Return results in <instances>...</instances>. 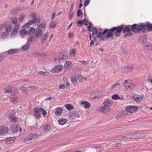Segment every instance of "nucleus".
<instances>
[{"mask_svg": "<svg viewBox=\"0 0 152 152\" xmlns=\"http://www.w3.org/2000/svg\"><path fill=\"white\" fill-rule=\"evenodd\" d=\"M123 25L114 27L111 29H106L104 30V33L106 34L107 39L109 38H112L114 34L116 37H119L123 29Z\"/></svg>", "mask_w": 152, "mask_h": 152, "instance_id": "1", "label": "nucleus"}, {"mask_svg": "<svg viewBox=\"0 0 152 152\" xmlns=\"http://www.w3.org/2000/svg\"><path fill=\"white\" fill-rule=\"evenodd\" d=\"M27 30L25 29H22L20 32V34L22 37L25 36L27 34L29 35L33 34L35 31V29L33 28H26Z\"/></svg>", "mask_w": 152, "mask_h": 152, "instance_id": "2", "label": "nucleus"}, {"mask_svg": "<svg viewBox=\"0 0 152 152\" xmlns=\"http://www.w3.org/2000/svg\"><path fill=\"white\" fill-rule=\"evenodd\" d=\"M36 15L34 14H32L31 15V17L34 19L31 20H29L27 23H25L23 26V27H26L29 26L30 25L36 23H39L40 22V19L39 18H36Z\"/></svg>", "mask_w": 152, "mask_h": 152, "instance_id": "3", "label": "nucleus"}, {"mask_svg": "<svg viewBox=\"0 0 152 152\" xmlns=\"http://www.w3.org/2000/svg\"><path fill=\"white\" fill-rule=\"evenodd\" d=\"M38 137V135L36 134L29 135L24 140V142L26 143H31V141L36 140Z\"/></svg>", "mask_w": 152, "mask_h": 152, "instance_id": "4", "label": "nucleus"}, {"mask_svg": "<svg viewBox=\"0 0 152 152\" xmlns=\"http://www.w3.org/2000/svg\"><path fill=\"white\" fill-rule=\"evenodd\" d=\"M97 38H100L101 40L103 41L105 40L104 38L107 37H106V34L104 33V30L103 32L100 31L97 34V36L95 37L94 38V41L96 40V39Z\"/></svg>", "mask_w": 152, "mask_h": 152, "instance_id": "5", "label": "nucleus"}, {"mask_svg": "<svg viewBox=\"0 0 152 152\" xmlns=\"http://www.w3.org/2000/svg\"><path fill=\"white\" fill-rule=\"evenodd\" d=\"M145 23H141L139 24H137V34L140 33L142 31L144 33L145 31Z\"/></svg>", "mask_w": 152, "mask_h": 152, "instance_id": "6", "label": "nucleus"}, {"mask_svg": "<svg viewBox=\"0 0 152 152\" xmlns=\"http://www.w3.org/2000/svg\"><path fill=\"white\" fill-rule=\"evenodd\" d=\"M42 108H35L34 110V115L35 117L37 118H39L41 117L40 110H42Z\"/></svg>", "mask_w": 152, "mask_h": 152, "instance_id": "7", "label": "nucleus"}, {"mask_svg": "<svg viewBox=\"0 0 152 152\" xmlns=\"http://www.w3.org/2000/svg\"><path fill=\"white\" fill-rule=\"evenodd\" d=\"M138 110V107L134 106H129L126 108V110L131 113L135 112Z\"/></svg>", "mask_w": 152, "mask_h": 152, "instance_id": "8", "label": "nucleus"}, {"mask_svg": "<svg viewBox=\"0 0 152 152\" xmlns=\"http://www.w3.org/2000/svg\"><path fill=\"white\" fill-rule=\"evenodd\" d=\"M63 67L62 66H56L53 68L51 69V72L53 73L58 72L61 71L62 70Z\"/></svg>", "mask_w": 152, "mask_h": 152, "instance_id": "9", "label": "nucleus"}, {"mask_svg": "<svg viewBox=\"0 0 152 152\" xmlns=\"http://www.w3.org/2000/svg\"><path fill=\"white\" fill-rule=\"evenodd\" d=\"M133 98L134 100L137 102H140L142 100L143 97L137 94H135L133 96Z\"/></svg>", "mask_w": 152, "mask_h": 152, "instance_id": "10", "label": "nucleus"}, {"mask_svg": "<svg viewBox=\"0 0 152 152\" xmlns=\"http://www.w3.org/2000/svg\"><path fill=\"white\" fill-rule=\"evenodd\" d=\"M100 109L101 111L104 114H108L110 112V107L104 106H102Z\"/></svg>", "mask_w": 152, "mask_h": 152, "instance_id": "11", "label": "nucleus"}, {"mask_svg": "<svg viewBox=\"0 0 152 152\" xmlns=\"http://www.w3.org/2000/svg\"><path fill=\"white\" fill-rule=\"evenodd\" d=\"M7 127L4 126H0V134L4 135L7 133L8 131Z\"/></svg>", "mask_w": 152, "mask_h": 152, "instance_id": "12", "label": "nucleus"}, {"mask_svg": "<svg viewBox=\"0 0 152 152\" xmlns=\"http://www.w3.org/2000/svg\"><path fill=\"white\" fill-rule=\"evenodd\" d=\"M104 106L107 107H110L112 104H113V101L110 99H105L103 103Z\"/></svg>", "mask_w": 152, "mask_h": 152, "instance_id": "13", "label": "nucleus"}, {"mask_svg": "<svg viewBox=\"0 0 152 152\" xmlns=\"http://www.w3.org/2000/svg\"><path fill=\"white\" fill-rule=\"evenodd\" d=\"M14 114V113L12 112L10 113L9 115V120L12 123L15 122L17 121V119L15 116Z\"/></svg>", "mask_w": 152, "mask_h": 152, "instance_id": "14", "label": "nucleus"}, {"mask_svg": "<svg viewBox=\"0 0 152 152\" xmlns=\"http://www.w3.org/2000/svg\"><path fill=\"white\" fill-rule=\"evenodd\" d=\"M42 33V30L39 28H37L35 30L34 33H35V36L36 38L40 37H41Z\"/></svg>", "mask_w": 152, "mask_h": 152, "instance_id": "15", "label": "nucleus"}, {"mask_svg": "<svg viewBox=\"0 0 152 152\" xmlns=\"http://www.w3.org/2000/svg\"><path fill=\"white\" fill-rule=\"evenodd\" d=\"M11 129L12 131L13 132H18V130L19 132H21L22 131V129L21 128H19V125L18 124L16 125L15 126H14L11 127Z\"/></svg>", "mask_w": 152, "mask_h": 152, "instance_id": "16", "label": "nucleus"}, {"mask_svg": "<svg viewBox=\"0 0 152 152\" xmlns=\"http://www.w3.org/2000/svg\"><path fill=\"white\" fill-rule=\"evenodd\" d=\"M145 28L146 29L149 31H152V24L148 22H146L145 23Z\"/></svg>", "mask_w": 152, "mask_h": 152, "instance_id": "17", "label": "nucleus"}, {"mask_svg": "<svg viewBox=\"0 0 152 152\" xmlns=\"http://www.w3.org/2000/svg\"><path fill=\"white\" fill-rule=\"evenodd\" d=\"M123 25V32L124 33H126L127 32H129L131 30L130 28V25H128L126 26L124 25Z\"/></svg>", "mask_w": 152, "mask_h": 152, "instance_id": "18", "label": "nucleus"}, {"mask_svg": "<svg viewBox=\"0 0 152 152\" xmlns=\"http://www.w3.org/2000/svg\"><path fill=\"white\" fill-rule=\"evenodd\" d=\"M137 24H134L132 25H130L131 30L135 34H137Z\"/></svg>", "mask_w": 152, "mask_h": 152, "instance_id": "19", "label": "nucleus"}, {"mask_svg": "<svg viewBox=\"0 0 152 152\" xmlns=\"http://www.w3.org/2000/svg\"><path fill=\"white\" fill-rule=\"evenodd\" d=\"M133 66L132 65H130L124 67L123 69V71L125 72L128 73L132 70Z\"/></svg>", "mask_w": 152, "mask_h": 152, "instance_id": "20", "label": "nucleus"}, {"mask_svg": "<svg viewBox=\"0 0 152 152\" xmlns=\"http://www.w3.org/2000/svg\"><path fill=\"white\" fill-rule=\"evenodd\" d=\"M55 114L57 116H59L62 113L63 111V109L62 107H58L57 108L56 110Z\"/></svg>", "mask_w": 152, "mask_h": 152, "instance_id": "21", "label": "nucleus"}, {"mask_svg": "<svg viewBox=\"0 0 152 152\" xmlns=\"http://www.w3.org/2000/svg\"><path fill=\"white\" fill-rule=\"evenodd\" d=\"M147 37L145 36H143L140 37L139 40V42L140 43L144 45L146 42Z\"/></svg>", "mask_w": 152, "mask_h": 152, "instance_id": "22", "label": "nucleus"}, {"mask_svg": "<svg viewBox=\"0 0 152 152\" xmlns=\"http://www.w3.org/2000/svg\"><path fill=\"white\" fill-rule=\"evenodd\" d=\"M81 104L86 109L89 108L91 107L90 104L87 102H81Z\"/></svg>", "mask_w": 152, "mask_h": 152, "instance_id": "23", "label": "nucleus"}, {"mask_svg": "<svg viewBox=\"0 0 152 152\" xmlns=\"http://www.w3.org/2000/svg\"><path fill=\"white\" fill-rule=\"evenodd\" d=\"M12 91L11 93V95L12 96H14L17 95L18 93V89L15 87H12Z\"/></svg>", "mask_w": 152, "mask_h": 152, "instance_id": "24", "label": "nucleus"}, {"mask_svg": "<svg viewBox=\"0 0 152 152\" xmlns=\"http://www.w3.org/2000/svg\"><path fill=\"white\" fill-rule=\"evenodd\" d=\"M68 58V55L66 54H65L59 56L58 58V60L59 61L61 62L64 60Z\"/></svg>", "mask_w": 152, "mask_h": 152, "instance_id": "25", "label": "nucleus"}, {"mask_svg": "<svg viewBox=\"0 0 152 152\" xmlns=\"http://www.w3.org/2000/svg\"><path fill=\"white\" fill-rule=\"evenodd\" d=\"M19 27V26L16 24L15 26V27L14 28L12 31L11 34V36L15 35L17 34L18 29Z\"/></svg>", "mask_w": 152, "mask_h": 152, "instance_id": "26", "label": "nucleus"}, {"mask_svg": "<svg viewBox=\"0 0 152 152\" xmlns=\"http://www.w3.org/2000/svg\"><path fill=\"white\" fill-rule=\"evenodd\" d=\"M12 87H11L9 86H8L6 88H4V92L5 93H8L11 95L12 91Z\"/></svg>", "mask_w": 152, "mask_h": 152, "instance_id": "27", "label": "nucleus"}, {"mask_svg": "<svg viewBox=\"0 0 152 152\" xmlns=\"http://www.w3.org/2000/svg\"><path fill=\"white\" fill-rule=\"evenodd\" d=\"M15 137H9L7 138L5 140V143L7 144L13 142L15 141Z\"/></svg>", "mask_w": 152, "mask_h": 152, "instance_id": "28", "label": "nucleus"}, {"mask_svg": "<svg viewBox=\"0 0 152 152\" xmlns=\"http://www.w3.org/2000/svg\"><path fill=\"white\" fill-rule=\"evenodd\" d=\"M72 65V64L71 61H67L65 63L64 66L66 69H68L71 67Z\"/></svg>", "mask_w": 152, "mask_h": 152, "instance_id": "29", "label": "nucleus"}, {"mask_svg": "<svg viewBox=\"0 0 152 152\" xmlns=\"http://www.w3.org/2000/svg\"><path fill=\"white\" fill-rule=\"evenodd\" d=\"M30 45L26 42V44L21 47V49L24 51H27L29 48Z\"/></svg>", "mask_w": 152, "mask_h": 152, "instance_id": "30", "label": "nucleus"}, {"mask_svg": "<svg viewBox=\"0 0 152 152\" xmlns=\"http://www.w3.org/2000/svg\"><path fill=\"white\" fill-rule=\"evenodd\" d=\"M18 51V49H11L7 52L8 55H11L16 53Z\"/></svg>", "mask_w": 152, "mask_h": 152, "instance_id": "31", "label": "nucleus"}, {"mask_svg": "<svg viewBox=\"0 0 152 152\" xmlns=\"http://www.w3.org/2000/svg\"><path fill=\"white\" fill-rule=\"evenodd\" d=\"M134 87V85L133 83H128V84L125 86V88L126 89L129 88L132 89Z\"/></svg>", "mask_w": 152, "mask_h": 152, "instance_id": "32", "label": "nucleus"}, {"mask_svg": "<svg viewBox=\"0 0 152 152\" xmlns=\"http://www.w3.org/2000/svg\"><path fill=\"white\" fill-rule=\"evenodd\" d=\"M48 33H47L45 35L42 36V44H44L46 42V39L48 37Z\"/></svg>", "mask_w": 152, "mask_h": 152, "instance_id": "33", "label": "nucleus"}, {"mask_svg": "<svg viewBox=\"0 0 152 152\" xmlns=\"http://www.w3.org/2000/svg\"><path fill=\"white\" fill-rule=\"evenodd\" d=\"M67 120L64 118L59 119L58 120V123L61 125H63L67 122Z\"/></svg>", "mask_w": 152, "mask_h": 152, "instance_id": "34", "label": "nucleus"}, {"mask_svg": "<svg viewBox=\"0 0 152 152\" xmlns=\"http://www.w3.org/2000/svg\"><path fill=\"white\" fill-rule=\"evenodd\" d=\"M35 40V38L34 37H31L28 39L27 43L30 45V44L34 42Z\"/></svg>", "mask_w": 152, "mask_h": 152, "instance_id": "35", "label": "nucleus"}, {"mask_svg": "<svg viewBox=\"0 0 152 152\" xmlns=\"http://www.w3.org/2000/svg\"><path fill=\"white\" fill-rule=\"evenodd\" d=\"M38 74L42 76H49L50 74V73L47 71L44 72L43 71L39 72Z\"/></svg>", "mask_w": 152, "mask_h": 152, "instance_id": "36", "label": "nucleus"}, {"mask_svg": "<svg viewBox=\"0 0 152 152\" xmlns=\"http://www.w3.org/2000/svg\"><path fill=\"white\" fill-rule=\"evenodd\" d=\"M12 29V26L10 25H6L5 27V29L6 31V32L9 33L11 31Z\"/></svg>", "mask_w": 152, "mask_h": 152, "instance_id": "37", "label": "nucleus"}, {"mask_svg": "<svg viewBox=\"0 0 152 152\" xmlns=\"http://www.w3.org/2000/svg\"><path fill=\"white\" fill-rule=\"evenodd\" d=\"M56 23L55 21H53L50 23L49 27L51 28H55L56 26Z\"/></svg>", "mask_w": 152, "mask_h": 152, "instance_id": "38", "label": "nucleus"}, {"mask_svg": "<svg viewBox=\"0 0 152 152\" xmlns=\"http://www.w3.org/2000/svg\"><path fill=\"white\" fill-rule=\"evenodd\" d=\"M9 35V33L6 32H3L2 33L1 37L3 39H4L6 38Z\"/></svg>", "mask_w": 152, "mask_h": 152, "instance_id": "39", "label": "nucleus"}, {"mask_svg": "<svg viewBox=\"0 0 152 152\" xmlns=\"http://www.w3.org/2000/svg\"><path fill=\"white\" fill-rule=\"evenodd\" d=\"M92 36L94 37V35L97 34L98 30L96 27H92Z\"/></svg>", "mask_w": 152, "mask_h": 152, "instance_id": "40", "label": "nucleus"}, {"mask_svg": "<svg viewBox=\"0 0 152 152\" xmlns=\"http://www.w3.org/2000/svg\"><path fill=\"white\" fill-rule=\"evenodd\" d=\"M50 129V126L49 125H45L44 127V130L45 132H48Z\"/></svg>", "mask_w": 152, "mask_h": 152, "instance_id": "41", "label": "nucleus"}, {"mask_svg": "<svg viewBox=\"0 0 152 152\" xmlns=\"http://www.w3.org/2000/svg\"><path fill=\"white\" fill-rule=\"evenodd\" d=\"M33 55L35 57H39L42 55V54L39 52L38 51L34 53Z\"/></svg>", "mask_w": 152, "mask_h": 152, "instance_id": "42", "label": "nucleus"}, {"mask_svg": "<svg viewBox=\"0 0 152 152\" xmlns=\"http://www.w3.org/2000/svg\"><path fill=\"white\" fill-rule=\"evenodd\" d=\"M65 106L68 110H70L73 108V106L70 104H66L65 105Z\"/></svg>", "mask_w": 152, "mask_h": 152, "instance_id": "43", "label": "nucleus"}, {"mask_svg": "<svg viewBox=\"0 0 152 152\" xmlns=\"http://www.w3.org/2000/svg\"><path fill=\"white\" fill-rule=\"evenodd\" d=\"M19 89H20V91L23 92L25 93L28 91V89L26 87H24L22 86L20 87Z\"/></svg>", "mask_w": 152, "mask_h": 152, "instance_id": "44", "label": "nucleus"}, {"mask_svg": "<svg viewBox=\"0 0 152 152\" xmlns=\"http://www.w3.org/2000/svg\"><path fill=\"white\" fill-rule=\"evenodd\" d=\"M10 101L12 103L16 104L18 102V99L16 97H13L10 99Z\"/></svg>", "mask_w": 152, "mask_h": 152, "instance_id": "45", "label": "nucleus"}, {"mask_svg": "<svg viewBox=\"0 0 152 152\" xmlns=\"http://www.w3.org/2000/svg\"><path fill=\"white\" fill-rule=\"evenodd\" d=\"M112 98L114 100L120 99L121 98L117 94H114L112 96Z\"/></svg>", "mask_w": 152, "mask_h": 152, "instance_id": "46", "label": "nucleus"}, {"mask_svg": "<svg viewBox=\"0 0 152 152\" xmlns=\"http://www.w3.org/2000/svg\"><path fill=\"white\" fill-rule=\"evenodd\" d=\"M133 36V34L131 32H129L126 34L124 35V37L126 38L127 37H130Z\"/></svg>", "mask_w": 152, "mask_h": 152, "instance_id": "47", "label": "nucleus"}, {"mask_svg": "<svg viewBox=\"0 0 152 152\" xmlns=\"http://www.w3.org/2000/svg\"><path fill=\"white\" fill-rule=\"evenodd\" d=\"M146 49L148 50L151 49L152 48V45L151 44H149L147 45H145Z\"/></svg>", "mask_w": 152, "mask_h": 152, "instance_id": "48", "label": "nucleus"}, {"mask_svg": "<svg viewBox=\"0 0 152 152\" xmlns=\"http://www.w3.org/2000/svg\"><path fill=\"white\" fill-rule=\"evenodd\" d=\"M12 22L14 24H16L17 23V18L15 17L13 18H11Z\"/></svg>", "mask_w": 152, "mask_h": 152, "instance_id": "49", "label": "nucleus"}, {"mask_svg": "<svg viewBox=\"0 0 152 152\" xmlns=\"http://www.w3.org/2000/svg\"><path fill=\"white\" fill-rule=\"evenodd\" d=\"M83 24L86 26H87L88 25V21L86 18L82 20Z\"/></svg>", "mask_w": 152, "mask_h": 152, "instance_id": "50", "label": "nucleus"}, {"mask_svg": "<svg viewBox=\"0 0 152 152\" xmlns=\"http://www.w3.org/2000/svg\"><path fill=\"white\" fill-rule=\"evenodd\" d=\"M77 81V77L75 76H72L71 77V81L72 83H75Z\"/></svg>", "mask_w": 152, "mask_h": 152, "instance_id": "51", "label": "nucleus"}, {"mask_svg": "<svg viewBox=\"0 0 152 152\" xmlns=\"http://www.w3.org/2000/svg\"><path fill=\"white\" fill-rule=\"evenodd\" d=\"M74 15L73 13H71L70 12H69V20H72V17H73Z\"/></svg>", "mask_w": 152, "mask_h": 152, "instance_id": "52", "label": "nucleus"}, {"mask_svg": "<svg viewBox=\"0 0 152 152\" xmlns=\"http://www.w3.org/2000/svg\"><path fill=\"white\" fill-rule=\"evenodd\" d=\"M28 88H29L31 90H33L36 89H37V87L36 86H28Z\"/></svg>", "mask_w": 152, "mask_h": 152, "instance_id": "53", "label": "nucleus"}, {"mask_svg": "<svg viewBox=\"0 0 152 152\" xmlns=\"http://www.w3.org/2000/svg\"><path fill=\"white\" fill-rule=\"evenodd\" d=\"M83 14L82 12L80 10L77 11V17H80Z\"/></svg>", "mask_w": 152, "mask_h": 152, "instance_id": "54", "label": "nucleus"}, {"mask_svg": "<svg viewBox=\"0 0 152 152\" xmlns=\"http://www.w3.org/2000/svg\"><path fill=\"white\" fill-rule=\"evenodd\" d=\"M41 113H42V115L45 116L46 115L47 112L45 110H44L42 108V110H40Z\"/></svg>", "mask_w": 152, "mask_h": 152, "instance_id": "55", "label": "nucleus"}, {"mask_svg": "<svg viewBox=\"0 0 152 152\" xmlns=\"http://www.w3.org/2000/svg\"><path fill=\"white\" fill-rule=\"evenodd\" d=\"M77 24L79 26H81L83 24V21L79 20L77 22Z\"/></svg>", "mask_w": 152, "mask_h": 152, "instance_id": "56", "label": "nucleus"}, {"mask_svg": "<svg viewBox=\"0 0 152 152\" xmlns=\"http://www.w3.org/2000/svg\"><path fill=\"white\" fill-rule=\"evenodd\" d=\"M46 26V24L44 23H42L38 26V27L42 28H44Z\"/></svg>", "mask_w": 152, "mask_h": 152, "instance_id": "57", "label": "nucleus"}, {"mask_svg": "<svg viewBox=\"0 0 152 152\" xmlns=\"http://www.w3.org/2000/svg\"><path fill=\"white\" fill-rule=\"evenodd\" d=\"M90 1L89 0H87L85 1L84 4V6L85 7L87 6L89 3Z\"/></svg>", "mask_w": 152, "mask_h": 152, "instance_id": "58", "label": "nucleus"}, {"mask_svg": "<svg viewBox=\"0 0 152 152\" xmlns=\"http://www.w3.org/2000/svg\"><path fill=\"white\" fill-rule=\"evenodd\" d=\"M74 34L72 33H69L68 37L69 39L73 38Z\"/></svg>", "mask_w": 152, "mask_h": 152, "instance_id": "59", "label": "nucleus"}, {"mask_svg": "<svg viewBox=\"0 0 152 152\" xmlns=\"http://www.w3.org/2000/svg\"><path fill=\"white\" fill-rule=\"evenodd\" d=\"M73 114L74 116L76 117L77 118L79 117L78 113L76 111H75L73 113Z\"/></svg>", "mask_w": 152, "mask_h": 152, "instance_id": "60", "label": "nucleus"}, {"mask_svg": "<svg viewBox=\"0 0 152 152\" xmlns=\"http://www.w3.org/2000/svg\"><path fill=\"white\" fill-rule=\"evenodd\" d=\"M75 49H73L70 51V54L71 55L74 56L75 54Z\"/></svg>", "mask_w": 152, "mask_h": 152, "instance_id": "61", "label": "nucleus"}, {"mask_svg": "<svg viewBox=\"0 0 152 152\" xmlns=\"http://www.w3.org/2000/svg\"><path fill=\"white\" fill-rule=\"evenodd\" d=\"M37 124H35L31 127V129L33 130H35L37 127Z\"/></svg>", "mask_w": 152, "mask_h": 152, "instance_id": "62", "label": "nucleus"}, {"mask_svg": "<svg viewBox=\"0 0 152 152\" xmlns=\"http://www.w3.org/2000/svg\"><path fill=\"white\" fill-rule=\"evenodd\" d=\"M117 85L120 86V84L117 83H115L114 85H113L111 86V89H112L114 88H115V87L116 86H117Z\"/></svg>", "mask_w": 152, "mask_h": 152, "instance_id": "63", "label": "nucleus"}, {"mask_svg": "<svg viewBox=\"0 0 152 152\" xmlns=\"http://www.w3.org/2000/svg\"><path fill=\"white\" fill-rule=\"evenodd\" d=\"M79 61L81 62V63L84 65H86L88 64V62L85 61Z\"/></svg>", "mask_w": 152, "mask_h": 152, "instance_id": "64", "label": "nucleus"}]
</instances>
